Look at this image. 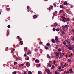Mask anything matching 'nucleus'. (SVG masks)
Returning <instances> with one entry per match:
<instances>
[{"label": "nucleus", "instance_id": "nucleus-20", "mask_svg": "<svg viewBox=\"0 0 74 74\" xmlns=\"http://www.w3.org/2000/svg\"><path fill=\"white\" fill-rule=\"evenodd\" d=\"M55 66L54 65H53L51 67L52 69H55Z\"/></svg>", "mask_w": 74, "mask_h": 74}, {"label": "nucleus", "instance_id": "nucleus-4", "mask_svg": "<svg viewBox=\"0 0 74 74\" xmlns=\"http://www.w3.org/2000/svg\"><path fill=\"white\" fill-rule=\"evenodd\" d=\"M46 71L47 72V73L48 74H49V73H50V72H51V71H50V70H49V69H45Z\"/></svg>", "mask_w": 74, "mask_h": 74}, {"label": "nucleus", "instance_id": "nucleus-52", "mask_svg": "<svg viewBox=\"0 0 74 74\" xmlns=\"http://www.w3.org/2000/svg\"><path fill=\"white\" fill-rule=\"evenodd\" d=\"M69 71H72V69H69Z\"/></svg>", "mask_w": 74, "mask_h": 74}, {"label": "nucleus", "instance_id": "nucleus-46", "mask_svg": "<svg viewBox=\"0 0 74 74\" xmlns=\"http://www.w3.org/2000/svg\"><path fill=\"white\" fill-rule=\"evenodd\" d=\"M56 30L57 31V32H59V30L57 28L56 29Z\"/></svg>", "mask_w": 74, "mask_h": 74}, {"label": "nucleus", "instance_id": "nucleus-31", "mask_svg": "<svg viewBox=\"0 0 74 74\" xmlns=\"http://www.w3.org/2000/svg\"><path fill=\"white\" fill-rule=\"evenodd\" d=\"M56 56H59V54L58 53H56Z\"/></svg>", "mask_w": 74, "mask_h": 74}, {"label": "nucleus", "instance_id": "nucleus-19", "mask_svg": "<svg viewBox=\"0 0 74 74\" xmlns=\"http://www.w3.org/2000/svg\"><path fill=\"white\" fill-rule=\"evenodd\" d=\"M52 42L53 43H55V39H53L52 40Z\"/></svg>", "mask_w": 74, "mask_h": 74}, {"label": "nucleus", "instance_id": "nucleus-32", "mask_svg": "<svg viewBox=\"0 0 74 74\" xmlns=\"http://www.w3.org/2000/svg\"><path fill=\"white\" fill-rule=\"evenodd\" d=\"M31 53H32V52L31 51H29L27 53L28 55H30Z\"/></svg>", "mask_w": 74, "mask_h": 74}, {"label": "nucleus", "instance_id": "nucleus-8", "mask_svg": "<svg viewBox=\"0 0 74 74\" xmlns=\"http://www.w3.org/2000/svg\"><path fill=\"white\" fill-rule=\"evenodd\" d=\"M35 63H40V61L36 59L35 60Z\"/></svg>", "mask_w": 74, "mask_h": 74}, {"label": "nucleus", "instance_id": "nucleus-54", "mask_svg": "<svg viewBox=\"0 0 74 74\" xmlns=\"http://www.w3.org/2000/svg\"><path fill=\"white\" fill-rule=\"evenodd\" d=\"M59 56H56V58H59Z\"/></svg>", "mask_w": 74, "mask_h": 74}, {"label": "nucleus", "instance_id": "nucleus-38", "mask_svg": "<svg viewBox=\"0 0 74 74\" xmlns=\"http://www.w3.org/2000/svg\"><path fill=\"white\" fill-rule=\"evenodd\" d=\"M35 52H37V51H38V49H35Z\"/></svg>", "mask_w": 74, "mask_h": 74}, {"label": "nucleus", "instance_id": "nucleus-41", "mask_svg": "<svg viewBox=\"0 0 74 74\" xmlns=\"http://www.w3.org/2000/svg\"><path fill=\"white\" fill-rule=\"evenodd\" d=\"M53 5L54 7H56V4L55 3H54Z\"/></svg>", "mask_w": 74, "mask_h": 74}, {"label": "nucleus", "instance_id": "nucleus-28", "mask_svg": "<svg viewBox=\"0 0 74 74\" xmlns=\"http://www.w3.org/2000/svg\"><path fill=\"white\" fill-rule=\"evenodd\" d=\"M61 33L62 34H64L65 33L63 31H62Z\"/></svg>", "mask_w": 74, "mask_h": 74}, {"label": "nucleus", "instance_id": "nucleus-25", "mask_svg": "<svg viewBox=\"0 0 74 74\" xmlns=\"http://www.w3.org/2000/svg\"><path fill=\"white\" fill-rule=\"evenodd\" d=\"M65 27L66 28H67V27H69V25H65Z\"/></svg>", "mask_w": 74, "mask_h": 74}, {"label": "nucleus", "instance_id": "nucleus-51", "mask_svg": "<svg viewBox=\"0 0 74 74\" xmlns=\"http://www.w3.org/2000/svg\"><path fill=\"white\" fill-rule=\"evenodd\" d=\"M7 11H10V9H9V8H7Z\"/></svg>", "mask_w": 74, "mask_h": 74}, {"label": "nucleus", "instance_id": "nucleus-56", "mask_svg": "<svg viewBox=\"0 0 74 74\" xmlns=\"http://www.w3.org/2000/svg\"><path fill=\"white\" fill-rule=\"evenodd\" d=\"M62 69V67H60L58 68V69Z\"/></svg>", "mask_w": 74, "mask_h": 74}, {"label": "nucleus", "instance_id": "nucleus-40", "mask_svg": "<svg viewBox=\"0 0 74 74\" xmlns=\"http://www.w3.org/2000/svg\"><path fill=\"white\" fill-rule=\"evenodd\" d=\"M53 16H55V15H56V14L55 12H54L53 13Z\"/></svg>", "mask_w": 74, "mask_h": 74}, {"label": "nucleus", "instance_id": "nucleus-60", "mask_svg": "<svg viewBox=\"0 0 74 74\" xmlns=\"http://www.w3.org/2000/svg\"><path fill=\"white\" fill-rule=\"evenodd\" d=\"M40 44H42V42L40 41Z\"/></svg>", "mask_w": 74, "mask_h": 74}, {"label": "nucleus", "instance_id": "nucleus-11", "mask_svg": "<svg viewBox=\"0 0 74 74\" xmlns=\"http://www.w3.org/2000/svg\"><path fill=\"white\" fill-rule=\"evenodd\" d=\"M37 18V16L36 15H34L33 16V19H36Z\"/></svg>", "mask_w": 74, "mask_h": 74}, {"label": "nucleus", "instance_id": "nucleus-63", "mask_svg": "<svg viewBox=\"0 0 74 74\" xmlns=\"http://www.w3.org/2000/svg\"><path fill=\"white\" fill-rule=\"evenodd\" d=\"M65 56H66V58H67V55H65Z\"/></svg>", "mask_w": 74, "mask_h": 74}, {"label": "nucleus", "instance_id": "nucleus-48", "mask_svg": "<svg viewBox=\"0 0 74 74\" xmlns=\"http://www.w3.org/2000/svg\"><path fill=\"white\" fill-rule=\"evenodd\" d=\"M61 51H62V50L61 49H58V51H59V52H60Z\"/></svg>", "mask_w": 74, "mask_h": 74}, {"label": "nucleus", "instance_id": "nucleus-39", "mask_svg": "<svg viewBox=\"0 0 74 74\" xmlns=\"http://www.w3.org/2000/svg\"><path fill=\"white\" fill-rule=\"evenodd\" d=\"M8 28H10V27H11V26L10 25H8Z\"/></svg>", "mask_w": 74, "mask_h": 74}, {"label": "nucleus", "instance_id": "nucleus-27", "mask_svg": "<svg viewBox=\"0 0 74 74\" xmlns=\"http://www.w3.org/2000/svg\"><path fill=\"white\" fill-rule=\"evenodd\" d=\"M28 74H32V72H31V71H28Z\"/></svg>", "mask_w": 74, "mask_h": 74}, {"label": "nucleus", "instance_id": "nucleus-13", "mask_svg": "<svg viewBox=\"0 0 74 74\" xmlns=\"http://www.w3.org/2000/svg\"><path fill=\"white\" fill-rule=\"evenodd\" d=\"M63 4L65 5H68V3L67 2H64L63 3Z\"/></svg>", "mask_w": 74, "mask_h": 74}, {"label": "nucleus", "instance_id": "nucleus-43", "mask_svg": "<svg viewBox=\"0 0 74 74\" xmlns=\"http://www.w3.org/2000/svg\"><path fill=\"white\" fill-rule=\"evenodd\" d=\"M72 31L73 32V33H74V29H73L72 30Z\"/></svg>", "mask_w": 74, "mask_h": 74}, {"label": "nucleus", "instance_id": "nucleus-7", "mask_svg": "<svg viewBox=\"0 0 74 74\" xmlns=\"http://www.w3.org/2000/svg\"><path fill=\"white\" fill-rule=\"evenodd\" d=\"M66 27H65V26H62V30H64V31H66V29H66Z\"/></svg>", "mask_w": 74, "mask_h": 74}, {"label": "nucleus", "instance_id": "nucleus-1", "mask_svg": "<svg viewBox=\"0 0 74 74\" xmlns=\"http://www.w3.org/2000/svg\"><path fill=\"white\" fill-rule=\"evenodd\" d=\"M66 47L67 48H69V50H72V49L73 48V47L71 46L70 45L69 46V45H66Z\"/></svg>", "mask_w": 74, "mask_h": 74}, {"label": "nucleus", "instance_id": "nucleus-50", "mask_svg": "<svg viewBox=\"0 0 74 74\" xmlns=\"http://www.w3.org/2000/svg\"><path fill=\"white\" fill-rule=\"evenodd\" d=\"M27 9H29V8H30V7L29 6H28V7H27Z\"/></svg>", "mask_w": 74, "mask_h": 74}, {"label": "nucleus", "instance_id": "nucleus-16", "mask_svg": "<svg viewBox=\"0 0 74 74\" xmlns=\"http://www.w3.org/2000/svg\"><path fill=\"white\" fill-rule=\"evenodd\" d=\"M10 34V31L9 30H8L7 32V36H8Z\"/></svg>", "mask_w": 74, "mask_h": 74}, {"label": "nucleus", "instance_id": "nucleus-55", "mask_svg": "<svg viewBox=\"0 0 74 74\" xmlns=\"http://www.w3.org/2000/svg\"><path fill=\"white\" fill-rule=\"evenodd\" d=\"M62 71H63V69H61L60 70V72Z\"/></svg>", "mask_w": 74, "mask_h": 74}, {"label": "nucleus", "instance_id": "nucleus-59", "mask_svg": "<svg viewBox=\"0 0 74 74\" xmlns=\"http://www.w3.org/2000/svg\"><path fill=\"white\" fill-rule=\"evenodd\" d=\"M24 56H25V57H26V54H25L24 55Z\"/></svg>", "mask_w": 74, "mask_h": 74}, {"label": "nucleus", "instance_id": "nucleus-30", "mask_svg": "<svg viewBox=\"0 0 74 74\" xmlns=\"http://www.w3.org/2000/svg\"><path fill=\"white\" fill-rule=\"evenodd\" d=\"M14 65H16V64H18V63L16 62H14Z\"/></svg>", "mask_w": 74, "mask_h": 74}, {"label": "nucleus", "instance_id": "nucleus-35", "mask_svg": "<svg viewBox=\"0 0 74 74\" xmlns=\"http://www.w3.org/2000/svg\"><path fill=\"white\" fill-rule=\"evenodd\" d=\"M53 31H56V29L55 28H53Z\"/></svg>", "mask_w": 74, "mask_h": 74}, {"label": "nucleus", "instance_id": "nucleus-49", "mask_svg": "<svg viewBox=\"0 0 74 74\" xmlns=\"http://www.w3.org/2000/svg\"><path fill=\"white\" fill-rule=\"evenodd\" d=\"M13 57H14V58H16V56L15 55H13Z\"/></svg>", "mask_w": 74, "mask_h": 74}, {"label": "nucleus", "instance_id": "nucleus-17", "mask_svg": "<svg viewBox=\"0 0 74 74\" xmlns=\"http://www.w3.org/2000/svg\"><path fill=\"white\" fill-rule=\"evenodd\" d=\"M27 47H24V51L25 52H26L27 51Z\"/></svg>", "mask_w": 74, "mask_h": 74}, {"label": "nucleus", "instance_id": "nucleus-61", "mask_svg": "<svg viewBox=\"0 0 74 74\" xmlns=\"http://www.w3.org/2000/svg\"><path fill=\"white\" fill-rule=\"evenodd\" d=\"M67 73H70V71H67Z\"/></svg>", "mask_w": 74, "mask_h": 74}, {"label": "nucleus", "instance_id": "nucleus-44", "mask_svg": "<svg viewBox=\"0 0 74 74\" xmlns=\"http://www.w3.org/2000/svg\"><path fill=\"white\" fill-rule=\"evenodd\" d=\"M70 73H71V74H72V73H73V71H70Z\"/></svg>", "mask_w": 74, "mask_h": 74}, {"label": "nucleus", "instance_id": "nucleus-57", "mask_svg": "<svg viewBox=\"0 0 74 74\" xmlns=\"http://www.w3.org/2000/svg\"><path fill=\"white\" fill-rule=\"evenodd\" d=\"M17 38H18V39H19V36H17Z\"/></svg>", "mask_w": 74, "mask_h": 74}, {"label": "nucleus", "instance_id": "nucleus-58", "mask_svg": "<svg viewBox=\"0 0 74 74\" xmlns=\"http://www.w3.org/2000/svg\"><path fill=\"white\" fill-rule=\"evenodd\" d=\"M40 64H38V67H40Z\"/></svg>", "mask_w": 74, "mask_h": 74}, {"label": "nucleus", "instance_id": "nucleus-22", "mask_svg": "<svg viewBox=\"0 0 74 74\" xmlns=\"http://www.w3.org/2000/svg\"><path fill=\"white\" fill-rule=\"evenodd\" d=\"M58 26V23H55L54 24L55 27H56V26Z\"/></svg>", "mask_w": 74, "mask_h": 74}, {"label": "nucleus", "instance_id": "nucleus-53", "mask_svg": "<svg viewBox=\"0 0 74 74\" xmlns=\"http://www.w3.org/2000/svg\"><path fill=\"white\" fill-rule=\"evenodd\" d=\"M55 74H58V72L56 71L55 72Z\"/></svg>", "mask_w": 74, "mask_h": 74}, {"label": "nucleus", "instance_id": "nucleus-5", "mask_svg": "<svg viewBox=\"0 0 74 74\" xmlns=\"http://www.w3.org/2000/svg\"><path fill=\"white\" fill-rule=\"evenodd\" d=\"M59 53H60L59 58H62V57H63V55H62V53H61V52H60Z\"/></svg>", "mask_w": 74, "mask_h": 74}, {"label": "nucleus", "instance_id": "nucleus-14", "mask_svg": "<svg viewBox=\"0 0 74 74\" xmlns=\"http://www.w3.org/2000/svg\"><path fill=\"white\" fill-rule=\"evenodd\" d=\"M45 49H46V50H48V47H47V46H45Z\"/></svg>", "mask_w": 74, "mask_h": 74}, {"label": "nucleus", "instance_id": "nucleus-37", "mask_svg": "<svg viewBox=\"0 0 74 74\" xmlns=\"http://www.w3.org/2000/svg\"><path fill=\"white\" fill-rule=\"evenodd\" d=\"M52 61H49V64H51V63H52Z\"/></svg>", "mask_w": 74, "mask_h": 74}, {"label": "nucleus", "instance_id": "nucleus-18", "mask_svg": "<svg viewBox=\"0 0 74 74\" xmlns=\"http://www.w3.org/2000/svg\"><path fill=\"white\" fill-rule=\"evenodd\" d=\"M66 42L67 44H69V45H70V43L69 41L68 40H66Z\"/></svg>", "mask_w": 74, "mask_h": 74}, {"label": "nucleus", "instance_id": "nucleus-33", "mask_svg": "<svg viewBox=\"0 0 74 74\" xmlns=\"http://www.w3.org/2000/svg\"><path fill=\"white\" fill-rule=\"evenodd\" d=\"M60 7L61 8H63V7H63V6L62 5H60Z\"/></svg>", "mask_w": 74, "mask_h": 74}, {"label": "nucleus", "instance_id": "nucleus-12", "mask_svg": "<svg viewBox=\"0 0 74 74\" xmlns=\"http://www.w3.org/2000/svg\"><path fill=\"white\" fill-rule=\"evenodd\" d=\"M48 67H51V65L50 64H47Z\"/></svg>", "mask_w": 74, "mask_h": 74}, {"label": "nucleus", "instance_id": "nucleus-29", "mask_svg": "<svg viewBox=\"0 0 74 74\" xmlns=\"http://www.w3.org/2000/svg\"><path fill=\"white\" fill-rule=\"evenodd\" d=\"M68 62H71V59H69L68 60Z\"/></svg>", "mask_w": 74, "mask_h": 74}, {"label": "nucleus", "instance_id": "nucleus-64", "mask_svg": "<svg viewBox=\"0 0 74 74\" xmlns=\"http://www.w3.org/2000/svg\"><path fill=\"white\" fill-rule=\"evenodd\" d=\"M53 62H54V64H55V62H56L55 60H54Z\"/></svg>", "mask_w": 74, "mask_h": 74}, {"label": "nucleus", "instance_id": "nucleus-15", "mask_svg": "<svg viewBox=\"0 0 74 74\" xmlns=\"http://www.w3.org/2000/svg\"><path fill=\"white\" fill-rule=\"evenodd\" d=\"M59 12L60 14H61L62 12L63 13V12H64V11H63V10H61Z\"/></svg>", "mask_w": 74, "mask_h": 74}, {"label": "nucleus", "instance_id": "nucleus-10", "mask_svg": "<svg viewBox=\"0 0 74 74\" xmlns=\"http://www.w3.org/2000/svg\"><path fill=\"white\" fill-rule=\"evenodd\" d=\"M70 19L69 18H66V22H69V21H70Z\"/></svg>", "mask_w": 74, "mask_h": 74}, {"label": "nucleus", "instance_id": "nucleus-23", "mask_svg": "<svg viewBox=\"0 0 74 74\" xmlns=\"http://www.w3.org/2000/svg\"><path fill=\"white\" fill-rule=\"evenodd\" d=\"M63 44L64 45H67V43L66 42H65V41H64L63 42Z\"/></svg>", "mask_w": 74, "mask_h": 74}, {"label": "nucleus", "instance_id": "nucleus-26", "mask_svg": "<svg viewBox=\"0 0 74 74\" xmlns=\"http://www.w3.org/2000/svg\"><path fill=\"white\" fill-rule=\"evenodd\" d=\"M38 74H42L41 71H39L38 72Z\"/></svg>", "mask_w": 74, "mask_h": 74}, {"label": "nucleus", "instance_id": "nucleus-6", "mask_svg": "<svg viewBox=\"0 0 74 74\" xmlns=\"http://www.w3.org/2000/svg\"><path fill=\"white\" fill-rule=\"evenodd\" d=\"M26 65L28 67H29L30 66V63L29 62H27L26 63Z\"/></svg>", "mask_w": 74, "mask_h": 74}, {"label": "nucleus", "instance_id": "nucleus-45", "mask_svg": "<svg viewBox=\"0 0 74 74\" xmlns=\"http://www.w3.org/2000/svg\"><path fill=\"white\" fill-rule=\"evenodd\" d=\"M58 47H59V46H58V45H57V46H56V49H57V48H58Z\"/></svg>", "mask_w": 74, "mask_h": 74}, {"label": "nucleus", "instance_id": "nucleus-34", "mask_svg": "<svg viewBox=\"0 0 74 74\" xmlns=\"http://www.w3.org/2000/svg\"><path fill=\"white\" fill-rule=\"evenodd\" d=\"M12 74H16V71L13 72L12 73Z\"/></svg>", "mask_w": 74, "mask_h": 74}, {"label": "nucleus", "instance_id": "nucleus-36", "mask_svg": "<svg viewBox=\"0 0 74 74\" xmlns=\"http://www.w3.org/2000/svg\"><path fill=\"white\" fill-rule=\"evenodd\" d=\"M20 66H24V64H22L20 65Z\"/></svg>", "mask_w": 74, "mask_h": 74}, {"label": "nucleus", "instance_id": "nucleus-2", "mask_svg": "<svg viewBox=\"0 0 74 74\" xmlns=\"http://www.w3.org/2000/svg\"><path fill=\"white\" fill-rule=\"evenodd\" d=\"M62 18V22H66V17H61Z\"/></svg>", "mask_w": 74, "mask_h": 74}, {"label": "nucleus", "instance_id": "nucleus-24", "mask_svg": "<svg viewBox=\"0 0 74 74\" xmlns=\"http://www.w3.org/2000/svg\"><path fill=\"white\" fill-rule=\"evenodd\" d=\"M47 57L49 59H50V56L49 54L47 55Z\"/></svg>", "mask_w": 74, "mask_h": 74}, {"label": "nucleus", "instance_id": "nucleus-3", "mask_svg": "<svg viewBox=\"0 0 74 74\" xmlns=\"http://www.w3.org/2000/svg\"><path fill=\"white\" fill-rule=\"evenodd\" d=\"M58 39H59V38L58 36L56 37L55 38V40L56 41V42H59V40H58Z\"/></svg>", "mask_w": 74, "mask_h": 74}, {"label": "nucleus", "instance_id": "nucleus-21", "mask_svg": "<svg viewBox=\"0 0 74 74\" xmlns=\"http://www.w3.org/2000/svg\"><path fill=\"white\" fill-rule=\"evenodd\" d=\"M46 46H47V47L49 46V45H50V43H47L46 44Z\"/></svg>", "mask_w": 74, "mask_h": 74}, {"label": "nucleus", "instance_id": "nucleus-9", "mask_svg": "<svg viewBox=\"0 0 74 74\" xmlns=\"http://www.w3.org/2000/svg\"><path fill=\"white\" fill-rule=\"evenodd\" d=\"M53 8V6H51L49 7V10H52V9Z\"/></svg>", "mask_w": 74, "mask_h": 74}, {"label": "nucleus", "instance_id": "nucleus-47", "mask_svg": "<svg viewBox=\"0 0 74 74\" xmlns=\"http://www.w3.org/2000/svg\"><path fill=\"white\" fill-rule=\"evenodd\" d=\"M56 14H58V12L57 11H55L54 12Z\"/></svg>", "mask_w": 74, "mask_h": 74}, {"label": "nucleus", "instance_id": "nucleus-62", "mask_svg": "<svg viewBox=\"0 0 74 74\" xmlns=\"http://www.w3.org/2000/svg\"><path fill=\"white\" fill-rule=\"evenodd\" d=\"M24 74H27V73L25 72L24 73Z\"/></svg>", "mask_w": 74, "mask_h": 74}, {"label": "nucleus", "instance_id": "nucleus-42", "mask_svg": "<svg viewBox=\"0 0 74 74\" xmlns=\"http://www.w3.org/2000/svg\"><path fill=\"white\" fill-rule=\"evenodd\" d=\"M72 40L73 41H74V37H73L72 39Z\"/></svg>", "mask_w": 74, "mask_h": 74}]
</instances>
